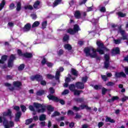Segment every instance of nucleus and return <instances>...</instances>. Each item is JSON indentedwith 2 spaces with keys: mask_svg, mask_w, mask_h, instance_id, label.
Here are the masks:
<instances>
[{
  "mask_svg": "<svg viewBox=\"0 0 128 128\" xmlns=\"http://www.w3.org/2000/svg\"><path fill=\"white\" fill-rule=\"evenodd\" d=\"M97 52H99L100 54H104V52H108V50L104 46V44L102 41L98 40L96 42ZM84 52L87 56L90 58H96V50L94 48L92 47H88L85 48Z\"/></svg>",
  "mask_w": 128,
  "mask_h": 128,
  "instance_id": "nucleus-1",
  "label": "nucleus"
},
{
  "mask_svg": "<svg viewBox=\"0 0 128 128\" xmlns=\"http://www.w3.org/2000/svg\"><path fill=\"white\" fill-rule=\"evenodd\" d=\"M119 32L122 34V38H121V39L120 40H114V42L116 44H120L122 40H126L128 39V36L126 34V32H124V30L120 29Z\"/></svg>",
  "mask_w": 128,
  "mask_h": 128,
  "instance_id": "nucleus-2",
  "label": "nucleus"
},
{
  "mask_svg": "<svg viewBox=\"0 0 128 128\" xmlns=\"http://www.w3.org/2000/svg\"><path fill=\"white\" fill-rule=\"evenodd\" d=\"M30 78L32 80H36L38 82H40V84L42 86H46V82L44 80H42V76L40 75L32 76Z\"/></svg>",
  "mask_w": 128,
  "mask_h": 128,
  "instance_id": "nucleus-3",
  "label": "nucleus"
},
{
  "mask_svg": "<svg viewBox=\"0 0 128 128\" xmlns=\"http://www.w3.org/2000/svg\"><path fill=\"white\" fill-rule=\"evenodd\" d=\"M47 97L48 98V100H54V102H60L61 104H64V100H60L58 98L50 94L48 95Z\"/></svg>",
  "mask_w": 128,
  "mask_h": 128,
  "instance_id": "nucleus-4",
  "label": "nucleus"
},
{
  "mask_svg": "<svg viewBox=\"0 0 128 128\" xmlns=\"http://www.w3.org/2000/svg\"><path fill=\"white\" fill-rule=\"evenodd\" d=\"M78 30H80V28L78 25L75 24L74 26V30L70 28L68 30L67 32H68V34H76V32H78Z\"/></svg>",
  "mask_w": 128,
  "mask_h": 128,
  "instance_id": "nucleus-5",
  "label": "nucleus"
},
{
  "mask_svg": "<svg viewBox=\"0 0 128 128\" xmlns=\"http://www.w3.org/2000/svg\"><path fill=\"white\" fill-rule=\"evenodd\" d=\"M34 106L36 108H38V112H44L46 110V109L44 108L42 106V104L38 103H36L34 102Z\"/></svg>",
  "mask_w": 128,
  "mask_h": 128,
  "instance_id": "nucleus-6",
  "label": "nucleus"
},
{
  "mask_svg": "<svg viewBox=\"0 0 128 128\" xmlns=\"http://www.w3.org/2000/svg\"><path fill=\"white\" fill-rule=\"evenodd\" d=\"M76 78L75 76H71L70 74H68V77L66 78V80H65V84L64 85V88H68V82H70L72 80H74Z\"/></svg>",
  "mask_w": 128,
  "mask_h": 128,
  "instance_id": "nucleus-7",
  "label": "nucleus"
},
{
  "mask_svg": "<svg viewBox=\"0 0 128 128\" xmlns=\"http://www.w3.org/2000/svg\"><path fill=\"white\" fill-rule=\"evenodd\" d=\"M64 72V68H60L57 70L55 76V78L56 80H58V82H60V72Z\"/></svg>",
  "mask_w": 128,
  "mask_h": 128,
  "instance_id": "nucleus-8",
  "label": "nucleus"
},
{
  "mask_svg": "<svg viewBox=\"0 0 128 128\" xmlns=\"http://www.w3.org/2000/svg\"><path fill=\"white\" fill-rule=\"evenodd\" d=\"M84 108H86V110H90V108H88V106L86 105H81L80 108H78L76 106L73 107V110H75L76 112H78V110H84Z\"/></svg>",
  "mask_w": 128,
  "mask_h": 128,
  "instance_id": "nucleus-9",
  "label": "nucleus"
},
{
  "mask_svg": "<svg viewBox=\"0 0 128 128\" xmlns=\"http://www.w3.org/2000/svg\"><path fill=\"white\" fill-rule=\"evenodd\" d=\"M16 60V56L14 54H12L8 61V68H12L14 66V60Z\"/></svg>",
  "mask_w": 128,
  "mask_h": 128,
  "instance_id": "nucleus-10",
  "label": "nucleus"
},
{
  "mask_svg": "<svg viewBox=\"0 0 128 128\" xmlns=\"http://www.w3.org/2000/svg\"><path fill=\"white\" fill-rule=\"evenodd\" d=\"M104 66L106 68H108V66H110V56L108 55H104Z\"/></svg>",
  "mask_w": 128,
  "mask_h": 128,
  "instance_id": "nucleus-11",
  "label": "nucleus"
},
{
  "mask_svg": "<svg viewBox=\"0 0 128 128\" xmlns=\"http://www.w3.org/2000/svg\"><path fill=\"white\" fill-rule=\"evenodd\" d=\"M41 64L42 66H44V64H46L49 68H50L53 66L52 64L48 62V60H46V58H42Z\"/></svg>",
  "mask_w": 128,
  "mask_h": 128,
  "instance_id": "nucleus-12",
  "label": "nucleus"
},
{
  "mask_svg": "<svg viewBox=\"0 0 128 128\" xmlns=\"http://www.w3.org/2000/svg\"><path fill=\"white\" fill-rule=\"evenodd\" d=\"M75 86L77 88H80V90H82L84 88V83L80 82H78L75 84Z\"/></svg>",
  "mask_w": 128,
  "mask_h": 128,
  "instance_id": "nucleus-13",
  "label": "nucleus"
},
{
  "mask_svg": "<svg viewBox=\"0 0 128 128\" xmlns=\"http://www.w3.org/2000/svg\"><path fill=\"white\" fill-rule=\"evenodd\" d=\"M30 28H32V26L28 23L24 26L23 30L24 32H28L30 30Z\"/></svg>",
  "mask_w": 128,
  "mask_h": 128,
  "instance_id": "nucleus-14",
  "label": "nucleus"
},
{
  "mask_svg": "<svg viewBox=\"0 0 128 128\" xmlns=\"http://www.w3.org/2000/svg\"><path fill=\"white\" fill-rule=\"evenodd\" d=\"M116 78H120V76H122L123 78H126V76L124 72H116L115 74Z\"/></svg>",
  "mask_w": 128,
  "mask_h": 128,
  "instance_id": "nucleus-15",
  "label": "nucleus"
},
{
  "mask_svg": "<svg viewBox=\"0 0 128 128\" xmlns=\"http://www.w3.org/2000/svg\"><path fill=\"white\" fill-rule=\"evenodd\" d=\"M40 6V1H36L34 4V8L36 10H38Z\"/></svg>",
  "mask_w": 128,
  "mask_h": 128,
  "instance_id": "nucleus-16",
  "label": "nucleus"
},
{
  "mask_svg": "<svg viewBox=\"0 0 128 128\" xmlns=\"http://www.w3.org/2000/svg\"><path fill=\"white\" fill-rule=\"evenodd\" d=\"M112 55L113 56H114V54H120V48H114L112 50Z\"/></svg>",
  "mask_w": 128,
  "mask_h": 128,
  "instance_id": "nucleus-17",
  "label": "nucleus"
},
{
  "mask_svg": "<svg viewBox=\"0 0 128 128\" xmlns=\"http://www.w3.org/2000/svg\"><path fill=\"white\" fill-rule=\"evenodd\" d=\"M22 116V112H18L16 115V118L15 120L16 122H18L20 120V118Z\"/></svg>",
  "mask_w": 128,
  "mask_h": 128,
  "instance_id": "nucleus-18",
  "label": "nucleus"
},
{
  "mask_svg": "<svg viewBox=\"0 0 128 128\" xmlns=\"http://www.w3.org/2000/svg\"><path fill=\"white\" fill-rule=\"evenodd\" d=\"M3 116H12V111L8 109L7 112H4L3 113Z\"/></svg>",
  "mask_w": 128,
  "mask_h": 128,
  "instance_id": "nucleus-19",
  "label": "nucleus"
},
{
  "mask_svg": "<svg viewBox=\"0 0 128 128\" xmlns=\"http://www.w3.org/2000/svg\"><path fill=\"white\" fill-rule=\"evenodd\" d=\"M3 124L5 128H10V126H8V120H6V118H3Z\"/></svg>",
  "mask_w": 128,
  "mask_h": 128,
  "instance_id": "nucleus-20",
  "label": "nucleus"
},
{
  "mask_svg": "<svg viewBox=\"0 0 128 128\" xmlns=\"http://www.w3.org/2000/svg\"><path fill=\"white\" fill-rule=\"evenodd\" d=\"M13 85L15 88H20L22 86V83L20 82H13Z\"/></svg>",
  "mask_w": 128,
  "mask_h": 128,
  "instance_id": "nucleus-21",
  "label": "nucleus"
},
{
  "mask_svg": "<svg viewBox=\"0 0 128 128\" xmlns=\"http://www.w3.org/2000/svg\"><path fill=\"white\" fill-rule=\"evenodd\" d=\"M68 88L71 92H74L76 90V86L74 84H71L69 85Z\"/></svg>",
  "mask_w": 128,
  "mask_h": 128,
  "instance_id": "nucleus-22",
  "label": "nucleus"
},
{
  "mask_svg": "<svg viewBox=\"0 0 128 128\" xmlns=\"http://www.w3.org/2000/svg\"><path fill=\"white\" fill-rule=\"evenodd\" d=\"M60 4H62V0H56L53 3V6H56Z\"/></svg>",
  "mask_w": 128,
  "mask_h": 128,
  "instance_id": "nucleus-23",
  "label": "nucleus"
},
{
  "mask_svg": "<svg viewBox=\"0 0 128 128\" xmlns=\"http://www.w3.org/2000/svg\"><path fill=\"white\" fill-rule=\"evenodd\" d=\"M7 58H8V56H2V59L0 60V64H4V62H6Z\"/></svg>",
  "mask_w": 128,
  "mask_h": 128,
  "instance_id": "nucleus-24",
  "label": "nucleus"
},
{
  "mask_svg": "<svg viewBox=\"0 0 128 128\" xmlns=\"http://www.w3.org/2000/svg\"><path fill=\"white\" fill-rule=\"evenodd\" d=\"M64 48L65 50H70L72 48V46H70V44H66L64 46Z\"/></svg>",
  "mask_w": 128,
  "mask_h": 128,
  "instance_id": "nucleus-25",
  "label": "nucleus"
},
{
  "mask_svg": "<svg viewBox=\"0 0 128 128\" xmlns=\"http://www.w3.org/2000/svg\"><path fill=\"white\" fill-rule=\"evenodd\" d=\"M46 91L44 90H40L39 91H38L36 93L37 96H42V94H46Z\"/></svg>",
  "mask_w": 128,
  "mask_h": 128,
  "instance_id": "nucleus-26",
  "label": "nucleus"
},
{
  "mask_svg": "<svg viewBox=\"0 0 128 128\" xmlns=\"http://www.w3.org/2000/svg\"><path fill=\"white\" fill-rule=\"evenodd\" d=\"M118 100V96H114L112 99L108 100V102H112L114 100Z\"/></svg>",
  "mask_w": 128,
  "mask_h": 128,
  "instance_id": "nucleus-27",
  "label": "nucleus"
},
{
  "mask_svg": "<svg viewBox=\"0 0 128 128\" xmlns=\"http://www.w3.org/2000/svg\"><path fill=\"white\" fill-rule=\"evenodd\" d=\"M80 11H76L74 13V16L76 18H80Z\"/></svg>",
  "mask_w": 128,
  "mask_h": 128,
  "instance_id": "nucleus-28",
  "label": "nucleus"
},
{
  "mask_svg": "<svg viewBox=\"0 0 128 128\" xmlns=\"http://www.w3.org/2000/svg\"><path fill=\"white\" fill-rule=\"evenodd\" d=\"M71 73L72 74V76H78V74L76 70L74 69H72Z\"/></svg>",
  "mask_w": 128,
  "mask_h": 128,
  "instance_id": "nucleus-29",
  "label": "nucleus"
},
{
  "mask_svg": "<svg viewBox=\"0 0 128 128\" xmlns=\"http://www.w3.org/2000/svg\"><path fill=\"white\" fill-rule=\"evenodd\" d=\"M23 56H24L25 58H32V54L26 52L24 54Z\"/></svg>",
  "mask_w": 128,
  "mask_h": 128,
  "instance_id": "nucleus-30",
  "label": "nucleus"
},
{
  "mask_svg": "<svg viewBox=\"0 0 128 128\" xmlns=\"http://www.w3.org/2000/svg\"><path fill=\"white\" fill-rule=\"evenodd\" d=\"M4 4H6V2L4 0H3L1 4H0V10H2V8H4Z\"/></svg>",
  "mask_w": 128,
  "mask_h": 128,
  "instance_id": "nucleus-31",
  "label": "nucleus"
},
{
  "mask_svg": "<svg viewBox=\"0 0 128 128\" xmlns=\"http://www.w3.org/2000/svg\"><path fill=\"white\" fill-rule=\"evenodd\" d=\"M117 14L118 15V16H120V18H124V16H126V14H124L121 12H118L117 13Z\"/></svg>",
  "mask_w": 128,
  "mask_h": 128,
  "instance_id": "nucleus-32",
  "label": "nucleus"
},
{
  "mask_svg": "<svg viewBox=\"0 0 128 128\" xmlns=\"http://www.w3.org/2000/svg\"><path fill=\"white\" fill-rule=\"evenodd\" d=\"M106 122H114L115 121L114 120L110 118V117H106Z\"/></svg>",
  "mask_w": 128,
  "mask_h": 128,
  "instance_id": "nucleus-33",
  "label": "nucleus"
},
{
  "mask_svg": "<svg viewBox=\"0 0 128 128\" xmlns=\"http://www.w3.org/2000/svg\"><path fill=\"white\" fill-rule=\"evenodd\" d=\"M74 92V94L75 96H79V94H82V91L75 90Z\"/></svg>",
  "mask_w": 128,
  "mask_h": 128,
  "instance_id": "nucleus-34",
  "label": "nucleus"
},
{
  "mask_svg": "<svg viewBox=\"0 0 128 128\" xmlns=\"http://www.w3.org/2000/svg\"><path fill=\"white\" fill-rule=\"evenodd\" d=\"M40 26V22L36 21L32 25V28H36V26Z\"/></svg>",
  "mask_w": 128,
  "mask_h": 128,
  "instance_id": "nucleus-35",
  "label": "nucleus"
},
{
  "mask_svg": "<svg viewBox=\"0 0 128 128\" xmlns=\"http://www.w3.org/2000/svg\"><path fill=\"white\" fill-rule=\"evenodd\" d=\"M48 24V22L46 21H44L42 22V28L44 30L46 28V24Z\"/></svg>",
  "mask_w": 128,
  "mask_h": 128,
  "instance_id": "nucleus-36",
  "label": "nucleus"
},
{
  "mask_svg": "<svg viewBox=\"0 0 128 128\" xmlns=\"http://www.w3.org/2000/svg\"><path fill=\"white\" fill-rule=\"evenodd\" d=\"M25 10H33L34 8L30 5H26L24 6Z\"/></svg>",
  "mask_w": 128,
  "mask_h": 128,
  "instance_id": "nucleus-37",
  "label": "nucleus"
},
{
  "mask_svg": "<svg viewBox=\"0 0 128 128\" xmlns=\"http://www.w3.org/2000/svg\"><path fill=\"white\" fill-rule=\"evenodd\" d=\"M47 110L49 112H54V108H52V106H47Z\"/></svg>",
  "mask_w": 128,
  "mask_h": 128,
  "instance_id": "nucleus-38",
  "label": "nucleus"
},
{
  "mask_svg": "<svg viewBox=\"0 0 128 128\" xmlns=\"http://www.w3.org/2000/svg\"><path fill=\"white\" fill-rule=\"evenodd\" d=\"M20 8H22V6L20 4V2H18L17 4V8H16V10H20Z\"/></svg>",
  "mask_w": 128,
  "mask_h": 128,
  "instance_id": "nucleus-39",
  "label": "nucleus"
},
{
  "mask_svg": "<svg viewBox=\"0 0 128 128\" xmlns=\"http://www.w3.org/2000/svg\"><path fill=\"white\" fill-rule=\"evenodd\" d=\"M24 64H20L18 68V70H24Z\"/></svg>",
  "mask_w": 128,
  "mask_h": 128,
  "instance_id": "nucleus-40",
  "label": "nucleus"
},
{
  "mask_svg": "<svg viewBox=\"0 0 128 128\" xmlns=\"http://www.w3.org/2000/svg\"><path fill=\"white\" fill-rule=\"evenodd\" d=\"M32 118H30L26 120V124H32Z\"/></svg>",
  "mask_w": 128,
  "mask_h": 128,
  "instance_id": "nucleus-41",
  "label": "nucleus"
},
{
  "mask_svg": "<svg viewBox=\"0 0 128 128\" xmlns=\"http://www.w3.org/2000/svg\"><path fill=\"white\" fill-rule=\"evenodd\" d=\"M92 24H98V20L92 19Z\"/></svg>",
  "mask_w": 128,
  "mask_h": 128,
  "instance_id": "nucleus-42",
  "label": "nucleus"
},
{
  "mask_svg": "<svg viewBox=\"0 0 128 128\" xmlns=\"http://www.w3.org/2000/svg\"><path fill=\"white\" fill-rule=\"evenodd\" d=\"M46 120V115L42 114L40 116V120Z\"/></svg>",
  "mask_w": 128,
  "mask_h": 128,
  "instance_id": "nucleus-43",
  "label": "nucleus"
},
{
  "mask_svg": "<svg viewBox=\"0 0 128 128\" xmlns=\"http://www.w3.org/2000/svg\"><path fill=\"white\" fill-rule=\"evenodd\" d=\"M23 112H26V106L22 105L20 106Z\"/></svg>",
  "mask_w": 128,
  "mask_h": 128,
  "instance_id": "nucleus-44",
  "label": "nucleus"
},
{
  "mask_svg": "<svg viewBox=\"0 0 128 128\" xmlns=\"http://www.w3.org/2000/svg\"><path fill=\"white\" fill-rule=\"evenodd\" d=\"M46 78H49L50 80H52V78H54V76L50 74H48L46 75Z\"/></svg>",
  "mask_w": 128,
  "mask_h": 128,
  "instance_id": "nucleus-45",
  "label": "nucleus"
},
{
  "mask_svg": "<svg viewBox=\"0 0 128 128\" xmlns=\"http://www.w3.org/2000/svg\"><path fill=\"white\" fill-rule=\"evenodd\" d=\"M94 90H100L102 88V86L101 85H95L94 86Z\"/></svg>",
  "mask_w": 128,
  "mask_h": 128,
  "instance_id": "nucleus-46",
  "label": "nucleus"
},
{
  "mask_svg": "<svg viewBox=\"0 0 128 128\" xmlns=\"http://www.w3.org/2000/svg\"><path fill=\"white\" fill-rule=\"evenodd\" d=\"M68 36L65 35L63 38L64 42H68Z\"/></svg>",
  "mask_w": 128,
  "mask_h": 128,
  "instance_id": "nucleus-47",
  "label": "nucleus"
},
{
  "mask_svg": "<svg viewBox=\"0 0 128 128\" xmlns=\"http://www.w3.org/2000/svg\"><path fill=\"white\" fill-rule=\"evenodd\" d=\"M86 80H88V76H86L82 78V82L84 84L86 82Z\"/></svg>",
  "mask_w": 128,
  "mask_h": 128,
  "instance_id": "nucleus-48",
  "label": "nucleus"
},
{
  "mask_svg": "<svg viewBox=\"0 0 128 128\" xmlns=\"http://www.w3.org/2000/svg\"><path fill=\"white\" fill-rule=\"evenodd\" d=\"M106 86H114V83L113 82H108L106 84Z\"/></svg>",
  "mask_w": 128,
  "mask_h": 128,
  "instance_id": "nucleus-49",
  "label": "nucleus"
},
{
  "mask_svg": "<svg viewBox=\"0 0 128 128\" xmlns=\"http://www.w3.org/2000/svg\"><path fill=\"white\" fill-rule=\"evenodd\" d=\"M18 54L20 56H24V54H22V50H18Z\"/></svg>",
  "mask_w": 128,
  "mask_h": 128,
  "instance_id": "nucleus-50",
  "label": "nucleus"
},
{
  "mask_svg": "<svg viewBox=\"0 0 128 128\" xmlns=\"http://www.w3.org/2000/svg\"><path fill=\"white\" fill-rule=\"evenodd\" d=\"M60 116V112H56L52 114V118H54V116Z\"/></svg>",
  "mask_w": 128,
  "mask_h": 128,
  "instance_id": "nucleus-51",
  "label": "nucleus"
},
{
  "mask_svg": "<svg viewBox=\"0 0 128 128\" xmlns=\"http://www.w3.org/2000/svg\"><path fill=\"white\" fill-rule=\"evenodd\" d=\"M74 112H72V110H69L68 112V116H73L74 114Z\"/></svg>",
  "mask_w": 128,
  "mask_h": 128,
  "instance_id": "nucleus-52",
  "label": "nucleus"
},
{
  "mask_svg": "<svg viewBox=\"0 0 128 128\" xmlns=\"http://www.w3.org/2000/svg\"><path fill=\"white\" fill-rule=\"evenodd\" d=\"M94 10V6H90V7H88L87 8V12H92Z\"/></svg>",
  "mask_w": 128,
  "mask_h": 128,
  "instance_id": "nucleus-53",
  "label": "nucleus"
},
{
  "mask_svg": "<svg viewBox=\"0 0 128 128\" xmlns=\"http://www.w3.org/2000/svg\"><path fill=\"white\" fill-rule=\"evenodd\" d=\"M76 102H84V98H78L76 99Z\"/></svg>",
  "mask_w": 128,
  "mask_h": 128,
  "instance_id": "nucleus-54",
  "label": "nucleus"
},
{
  "mask_svg": "<svg viewBox=\"0 0 128 128\" xmlns=\"http://www.w3.org/2000/svg\"><path fill=\"white\" fill-rule=\"evenodd\" d=\"M70 90H66L62 92V94H68Z\"/></svg>",
  "mask_w": 128,
  "mask_h": 128,
  "instance_id": "nucleus-55",
  "label": "nucleus"
},
{
  "mask_svg": "<svg viewBox=\"0 0 128 128\" xmlns=\"http://www.w3.org/2000/svg\"><path fill=\"white\" fill-rule=\"evenodd\" d=\"M102 78L104 80V82H106V80H108V78L106 76L102 75Z\"/></svg>",
  "mask_w": 128,
  "mask_h": 128,
  "instance_id": "nucleus-56",
  "label": "nucleus"
},
{
  "mask_svg": "<svg viewBox=\"0 0 128 128\" xmlns=\"http://www.w3.org/2000/svg\"><path fill=\"white\" fill-rule=\"evenodd\" d=\"M107 91L108 90H106V88H103L102 89V94H105Z\"/></svg>",
  "mask_w": 128,
  "mask_h": 128,
  "instance_id": "nucleus-57",
  "label": "nucleus"
},
{
  "mask_svg": "<svg viewBox=\"0 0 128 128\" xmlns=\"http://www.w3.org/2000/svg\"><path fill=\"white\" fill-rule=\"evenodd\" d=\"M8 125H9L10 128H12V126H14V122H10L8 124Z\"/></svg>",
  "mask_w": 128,
  "mask_h": 128,
  "instance_id": "nucleus-58",
  "label": "nucleus"
},
{
  "mask_svg": "<svg viewBox=\"0 0 128 128\" xmlns=\"http://www.w3.org/2000/svg\"><path fill=\"white\" fill-rule=\"evenodd\" d=\"M10 10H14V3H12L10 4Z\"/></svg>",
  "mask_w": 128,
  "mask_h": 128,
  "instance_id": "nucleus-59",
  "label": "nucleus"
},
{
  "mask_svg": "<svg viewBox=\"0 0 128 128\" xmlns=\"http://www.w3.org/2000/svg\"><path fill=\"white\" fill-rule=\"evenodd\" d=\"M62 54H64V50H59V51L58 52V56H62Z\"/></svg>",
  "mask_w": 128,
  "mask_h": 128,
  "instance_id": "nucleus-60",
  "label": "nucleus"
},
{
  "mask_svg": "<svg viewBox=\"0 0 128 128\" xmlns=\"http://www.w3.org/2000/svg\"><path fill=\"white\" fill-rule=\"evenodd\" d=\"M49 90H50V93L54 94V88H50Z\"/></svg>",
  "mask_w": 128,
  "mask_h": 128,
  "instance_id": "nucleus-61",
  "label": "nucleus"
},
{
  "mask_svg": "<svg viewBox=\"0 0 128 128\" xmlns=\"http://www.w3.org/2000/svg\"><path fill=\"white\" fill-rule=\"evenodd\" d=\"M74 2L73 0H72L71 1H70L69 2V4H70V6H74Z\"/></svg>",
  "mask_w": 128,
  "mask_h": 128,
  "instance_id": "nucleus-62",
  "label": "nucleus"
},
{
  "mask_svg": "<svg viewBox=\"0 0 128 128\" xmlns=\"http://www.w3.org/2000/svg\"><path fill=\"white\" fill-rule=\"evenodd\" d=\"M127 100H128V96H124L122 98V102H126Z\"/></svg>",
  "mask_w": 128,
  "mask_h": 128,
  "instance_id": "nucleus-63",
  "label": "nucleus"
},
{
  "mask_svg": "<svg viewBox=\"0 0 128 128\" xmlns=\"http://www.w3.org/2000/svg\"><path fill=\"white\" fill-rule=\"evenodd\" d=\"M31 16L33 20H36V15L35 14H32Z\"/></svg>",
  "mask_w": 128,
  "mask_h": 128,
  "instance_id": "nucleus-64",
  "label": "nucleus"
}]
</instances>
